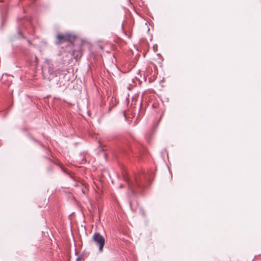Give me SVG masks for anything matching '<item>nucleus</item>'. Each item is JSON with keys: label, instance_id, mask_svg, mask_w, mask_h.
I'll list each match as a JSON object with an SVG mask.
<instances>
[{"label": "nucleus", "instance_id": "1", "mask_svg": "<svg viewBox=\"0 0 261 261\" xmlns=\"http://www.w3.org/2000/svg\"><path fill=\"white\" fill-rule=\"evenodd\" d=\"M124 178L128 184L129 189L133 193H135L138 189H141L145 186V180L146 178L143 173L136 175L134 177V182L127 177Z\"/></svg>", "mask_w": 261, "mask_h": 261}, {"label": "nucleus", "instance_id": "2", "mask_svg": "<svg viewBox=\"0 0 261 261\" xmlns=\"http://www.w3.org/2000/svg\"><path fill=\"white\" fill-rule=\"evenodd\" d=\"M92 240L98 247L99 251L101 252L103 251V247L105 243V238L99 233H95L93 237Z\"/></svg>", "mask_w": 261, "mask_h": 261}, {"label": "nucleus", "instance_id": "3", "mask_svg": "<svg viewBox=\"0 0 261 261\" xmlns=\"http://www.w3.org/2000/svg\"><path fill=\"white\" fill-rule=\"evenodd\" d=\"M57 44H60L65 42H72L74 40L75 37L73 35L67 33L65 34H58Z\"/></svg>", "mask_w": 261, "mask_h": 261}, {"label": "nucleus", "instance_id": "4", "mask_svg": "<svg viewBox=\"0 0 261 261\" xmlns=\"http://www.w3.org/2000/svg\"><path fill=\"white\" fill-rule=\"evenodd\" d=\"M81 257H78L76 258V261H81Z\"/></svg>", "mask_w": 261, "mask_h": 261}]
</instances>
